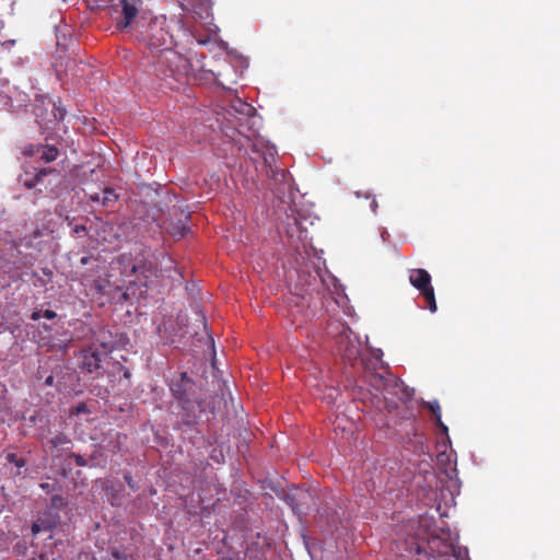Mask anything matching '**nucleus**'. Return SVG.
Here are the masks:
<instances>
[{
	"label": "nucleus",
	"mask_w": 560,
	"mask_h": 560,
	"mask_svg": "<svg viewBox=\"0 0 560 560\" xmlns=\"http://www.w3.org/2000/svg\"><path fill=\"white\" fill-rule=\"evenodd\" d=\"M42 316L46 319H54L56 318L57 314L55 311L52 310H45L43 313H42Z\"/></svg>",
	"instance_id": "obj_21"
},
{
	"label": "nucleus",
	"mask_w": 560,
	"mask_h": 560,
	"mask_svg": "<svg viewBox=\"0 0 560 560\" xmlns=\"http://www.w3.org/2000/svg\"><path fill=\"white\" fill-rule=\"evenodd\" d=\"M70 458H72L74 460L75 465L80 466V467H84L88 464L85 458L82 455H80V454H74L73 453V454L70 455Z\"/></svg>",
	"instance_id": "obj_18"
},
{
	"label": "nucleus",
	"mask_w": 560,
	"mask_h": 560,
	"mask_svg": "<svg viewBox=\"0 0 560 560\" xmlns=\"http://www.w3.org/2000/svg\"><path fill=\"white\" fill-rule=\"evenodd\" d=\"M42 313H43L42 311L36 310V311H34V312L32 313L31 318H32L33 320H38V319H40V318L43 317V316H42Z\"/></svg>",
	"instance_id": "obj_23"
},
{
	"label": "nucleus",
	"mask_w": 560,
	"mask_h": 560,
	"mask_svg": "<svg viewBox=\"0 0 560 560\" xmlns=\"http://www.w3.org/2000/svg\"><path fill=\"white\" fill-rule=\"evenodd\" d=\"M7 460L11 464H14L18 468H22L26 465V460L22 457H19L14 453H9L7 455Z\"/></svg>",
	"instance_id": "obj_17"
},
{
	"label": "nucleus",
	"mask_w": 560,
	"mask_h": 560,
	"mask_svg": "<svg viewBox=\"0 0 560 560\" xmlns=\"http://www.w3.org/2000/svg\"><path fill=\"white\" fill-rule=\"evenodd\" d=\"M97 4L102 2V0H94ZM112 0H103V2H110Z\"/></svg>",
	"instance_id": "obj_32"
},
{
	"label": "nucleus",
	"mask_w": 560,
	"mask_h": 560,
	"mask_svg": "<svg viewBox=\"0 0 560 560\" xmlns=\"http://www.w3.org/2000/svg\"><path fill=\"white\" fill-rule=\"evenodd\" d=\"M106 351H101L95 345H91L80 351V369L83 373H93L101 369V363Z\"/></svg>",
	"instance_id": "obj_5"
},
{
	"label": "nucleus",
	"mask_w": 560,
	"mask_h": 560,
	"mask_svg": "<svg viewBox=\"0 0 560 560\" xmlns=\"http://www.w3.org/2000/svg\"><path fill=\"white\" fill-rule=\"evenodd\" d=\"M71 441L68 439V436L63 433H58L56 435H54L50 440H49V444L52 446V447H58V446H61V445H65V444H70Z\"/></svg>",
	"instance_id": "obj_15"
},
{
	"label": "nucleus",
	"mask_w": 560,
	"mask_h": 560,
	"mask_svg": "<svg viewBox=\"0 0 560 560\" xmlns=\"http://www.w3.org/2000/svg\"><path fill=\"white\" fill-rule=\"evenodd\" d=\"M110 490H112V487H109V486H106V487H105V491H106L107 493H109V491H110Z\"/></svg>",
	"instance_id": "obj_33"
},
{
	"label": "nucleus",
	"mask_w": 560,
	"mask_h": 560,
	"mask_svg": "<svg viewBox=\"0 0 560 560\" xmlns=\"http://www.w3.org/2000/svg\"><path fill=\"white\" fill-rule=\"evenodd\" d=\"M174 213L180 212V217L184 218L179 219L178 222L170 221L168 223L164 222V228L168 231V233L174 237H184L188 234L190 229L186 225V221L190 219V214L188 212H185L180 207L174 206Z\"/></svg>",
	"instance_id": "obj_8"
},
{
	"label": "nucleus",
	"mask_w": 560,
	"mask_h": 560,
	"mask_svg": "<svg viewBox=\"0 0 560 560\" xmlns=\"http://www.w3.org/2000/svg\"><path fill=\"white\" fill-rule=\"evenodd\" d=\"M385 406H386V409L388 410V412H392L397 408V404L395 401L386 400Z\"/></svg>",
	"instance_id": "obj_22"
},
{
	"label": "nucleus",
	"mask_w": 560,
	"mask_h": 560,
	"mask_svg": "<svg viewBox=\"0 0 560 560\" xmlns=\"http://www.w3.org/2000/svg\"><path fill=\"white\" fill-rule=\"evenodd\" d=\"M377 207H378L377 201L373 198V199H372V201L370 202V209H371V211H372L373 213H376V211H377Z\"/></svg>",
	"instance_id": "obj_26"
},
{
	"label": "nucleus",
	"mask_w": 560,
	"mask_h": 560,
	"mask_svg": "<svg viewBox=\"0 0 560 560\" xmlns=\"http://www.w3.org/2000/svg\"><path fill=\"white\" fill-rule=\"evenodd\" d=\"M190 8H188L186 4H183V8L187 11L192 10L196 14H198L202 19H207L209 16L208 7H203L200 4L197 9L194 4H189Z\"/></svg>",
	"instance_id": "obj_16"
},
{
	"label": "nucleus",
	"mask_w": 560,
	"mask_h": 560,
	"mask_svg": "<svg viewBox=\"0 0 560 560\" xmlns=\"http://www.w3.org/2000/svg\"><path fill=\"white\" fill-rule=\"evenodd\" d=\"M24 153L27 155H37L38 160L45 163L55 161L59 154L58 149L55 145H37L36 150H34L32 144L24 151Z\"/></svg>",
	"instance_id": "obj_11"
},
{
	"label": "nucleus",
	"mask_w": 560,
	"mask_h": 560,
	"mask_svg": "<svg viewBox=\"0 0 560 560\" xmlns=\"http://www.w3.org/2000/svg\"><path fill=\"white\" fill-rule=\"evenodd\" d=\"M57 171L52 167H31L21 175L20 180L27 189L34 188L37 184L43 182V178L49 174H55Z\"/></svg>",
	"instance_id": "obj_7"
},
{
	"label": "nucleus",
	"mask_w": 560,
	"mask_h": 560,
	"mask_svg": "<svg viewBox=\"0 0 560 560\" xmlns=\"http://www.w3.org/2000/svg\"><path fill=\"white\" fill-rule=\"evenodd\" d=\"M119 264L124 266L126 275L136 276L143 284L148 285L155 279L165 277V272L174 267L173 259L162 252H154L147 247H141L135 252V255H121Z\"/></svg>",
	"instance_id": "obj_2"
},
{
	"label": "nucleus",
	"mask_w": 560,
	"mask_h": 560,
	"mask_svg": "<svg viewBox=\"0 0 560 560\" xmlns=\"http://www.w3.org/2000/svg\"><path fill=\"white\" fill-rule=\"evenodd\" d=\"M338 350L345 358L351 360L359 355L360 343L355 337L352 339L349 335L341 334L338 338Z\"/></svg>",
	"instance_id": "obj_10"
},
{
	"label": "nucleus",
	"mask_w": 560,
	"mask_h": 560,
	"mask_svg": "<svg viewBox=\"0 0 560 560\" xmlns=\"http://www.w3.org/2000/svg\"><path fill=\"white\" fill-rule=\"evenodd\" d=\"M39 560H48L47 556L45 553H40L38 557Z\"/></svg>",
	"instance_id": "obj_29"
},
{
	"label": "nucleus",
	"mask_w": 560,
	"mask_h": 560,
	"mask_svg": "<svg viewBox=\"0 0 560 560\" xmlns=\"http://www.w3.org/2000/svg\"><path fill=\"white\" fill-rule=\"evenodd\" d=\"M124 376L128 378L130 376L129 371H124Z\"/></svg>",
	"instance_id": "obj_31"
},
{
	"label": "nucleus",
	"mask_w": 560,
	"mask_h": 560,
	"mask_svg": "<svg viewBox=\"0 0 560 560\" xmlns=\"http://www.w3.org/2000/svg\"><path fill=\"white\" fill-rule=\"evenodd\" d=\"M31 560H37L36 558H32Z\"/></svg>",
	"instance_id": "obj_34"
},
{
	"label": "nucleus",
	"mask_w": 560,
	"mask_h": 560,
	"mask_svg": "<svg viewBox=\"0 0 560 560\" xmlns=\"http://www.w3.org/2000/svg\"><path fill=\"white\" fill-rule=\"evenodd\" d=\"M85 231H86L85 225H75L73 228V233L74 234H80L81 232H85Z\"/></svg>",
	"instance_id": "obj_25"
},
{
	"label": "nucleus",
	"mask_w": 560,
	"mask_h": 560,
	"mask_svg": "<svg viewBox=\"0 0 560 560\" xmlns=\"http://www.w3.org/2000/svg\"><path fill=\"white\" fill-rule=\"evenodd\" d=\"M139 30L141 42L152 55L153 71L161 80L173 78L180 82L187 72L188 60L173 49L175 37L172 32V22L165 16L152 19L147 26Z\"/></svg>",
	"instance_id": "obj_1"
},
{
	"label": "nucleus",
	"mask_w": 560,
	"mask_h": 560,
	"mask_svg": "<svg viewBox=\"0 0 560 560\" xmlns=\"http://www.w3.org/2000/svg\"><path fill=\"white\" fill-rule=\"evenodd\" d=\"M141 4V0H120L122 20L117 23L118 30H126L132 24Z\"/></svg>",
	"instance_id": "obj_6"
},
{
	"label": "nucleus",
	"mask_w": 560,
	"mask_h": 560,
	"mask_svg": "<svg viewBox=\"0 0 560 560\" xmlns=\"http://www.w3.org/2000/svg\"><path fill=\"white\" fill-rule=\"evenodd\" d=\"M118 200L117 194L112 188H105L102 196V205L104 207H112Z\"/></svg>",
	"instance_id": "obj_13"
},
{
	"label": "nucleus",
	"mask_w": 560,
	"mask_h": 560,
	"mask_svg": "<svg viewBox=\"0 0 560 560\" xmlns=\"http://www.w3.org/2000/svg\"><path fill=\"white\" fill-rule=\"evenodd\" d=\"M54 376L52 375H48L45 381H44V385L45 386H54L55 383H54Z\"/></svg>",
	"instance_id": "obj_24"
},
{
	"label": "nucleus",
	"mask_w": 560,
	"mask_h": 560,
	"mask_svg": "<svg viewBox=\"0 0 560 560\" xmlns=\"http://www.w3.org/2000/svg\"><path fill=\"white\" fill-rule=\"evenodd\" d=\"M39 487L46 492V493H50L51 491H54L56 489V483H49V482H42L39 485Z\"/></svg>",
	"instance_id": "obj_20"
},
{
	"label": "nucleus",
	"mask_w": 560,
	"mask_h": 560,
	"mask_svg": "<svg viewBox=\"0 0 560 560\" xmlns=\"http://www.w3.org/2000/svg\"><path fill=\"white\" fill-rule=\"evenodd\" d=\"M124 479L132 491H136L138 489L137 483L135 482L132 476L129 472L125 474Z\"/></svg>",
	"instance_id": "obj_19"
},
{
	"label": "nucleus",
	"mask_w": 560,
	"mask_h": 560,
	"mask_svg": "<svg viewBox=\"0 0 560 560\" xmlns=\"http://www.w3.org/2000/svg\"><path fill=\"white\" fill-rule=\"evenodd\" d=\"M372 355L375 358V359H381L382 355H383V351L381 349H374L372 350Z\"/></svg>",
	"instance_id": "obj_27"
},
{
	"label": "nucleus",
	"mask_w": 560,
	"mask_h": 560,
	"mask_svg": "<svg viewBox=\"0 0 560 560\" xmlns=\"http://www.w3.org/2000/svg\"><path fill=\"white\" fill-rule=\"evenodd\" d=\"M410 283L420 292L427 302V307L434 313L438 310L434 289L431 284L430 273L422 268L411 269L409 271Z\"/></svg>",
	"instance_id": "obj_4"
},
{
	"label": "nucleus",
	"mask_w": 560,
	"mask_h": 560,
	"mask_svg": "<svg viewBox=\"0 0 560 560\" xmlns=\"http://www.w3.org/2000/svg\"><path fill=\"white\" fill-rule=\"evenodd\" d=\"M233 108L235 109V112L242 114V115H245V116H252L253 113L255 112V108L249 105L248 103H245V102H242L241 100H238L234 105H233Z\"/></svg>",
	"instance_id": "obj_14"
},
{
	"label": "nucleus",
	"mask_w": 560,
	"mask_h": 560,
	"mask_svg": "<svg viewBox=\"0 0 560 560\" xmlns=\"http://www.w3.org/2000/svg\"><path fill=\"white\" fill-rule=\"evenodd\" d=\"M60 517L57 513L45 512L38 516L37 520L32 524L31 530L33 535H37L40 532L54 530L59 524Z\"/></svg>",
	"instance_id": "obj_9"
},
{
	"label": "nucleus",
	"mask_w": 560,
	"mask_h": 560,
	"mask_svg": "<svg viewBox=\"0 0 560 560\" xmlns=\"http://www.w3.org/2000/svg\"><path fill=\"white\" fill-rule=\"evenodd\" d=\"M195 384L186 372L179 373L178 377L172 380L170 390L173 397L180 404L186 411L185 422L191 424L197 419V412L202 411L201 402L192 397Z\"/></svg>",
	"instance_id": "obj_3"
},
{
	"label": "nucleus",
	"mask_w": 560,
	"mask_h": 560,
	"mask_svg": "<svg viewBox=\"0 0 560 560\" xmlns=\"http://www.w3.org/2000/svg\"><path fill=\"white\" fill-rule=\"evenodd\" d=\"M428 409L431 411L432 416L434 417L436 425L443 431L447 432V427L443 423L441 418V407L438 400H433L430 402H427Z\"/></svg>",
	"instance_id": "obj_12"
},
{
	"label": "nucleus",
	"mask_w": 560,
	"mask_h": 560,
	"mask_svg": "<svg viewBox=\"0 0 560 560\" xmlns=\"http://www.w3.org/2000/svg\"><path fill=\"white\" fill-rule=\"evenodd\" d=\"M89 199H90L91 201H102V198L100 197V195H98V194L90 195V196H89Z\"/></svg>",
	"instance_id": "obj_28"
},
{
	"label": "nucleus",
	"mask_w": 560,
	"mask_h": 560,
	"mask_svg": "<svg viewBox=\"0 0 560 560\" xmlns=\"http://www.w3.org/2000/svg\"><path fill=\"white\" fill-rule=\"evenodd\" d=\"M88 260H89V258H88V257H82V258H81V262H82L83 265H85V264L88 262Z\"/></svg>",
	"instance_id": "obj_30"
}]
</instances>
